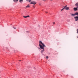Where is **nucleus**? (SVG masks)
Returning a JSON list of instances; mask_svg holds the SVG:
<instances>
[{"mask_svg": "<svg viewBox=\"0 0 78 78\" xmlns=\"http://www.w3.org/2000/svg\"><path fill=\"white\" fill-rule=\"evenodd\" d=\"M48 56H46V59H48Z\"/></svg>", "mask_w": 78, "mask_h": 78, "instance_id": "obj_17", "label": "nucleus"}, {"mask_svg": "<svg viewBox=\"0 0 78 78\" xmlns=\"http://www.w3.org/2000/svg\"><path fill=\"white\" fill-rule=\"evenodd\" d=\"M75 15H78V12H76L74 14Z\"/></svg>", "mask_w": 78, "mask_h": 78, "instance_id": "obj_12", "label": "nucleus"}, {"mask_svg": "<svg viewBox=\"0 0 78 78\" xmlns=\"http://www.w3.org/2000/svg\"><path fill=\"white\" fill-rule=\"evenodd\" d=\"M39 47L42 50L41 51V53H43L44 51V48L46 47V46L44 44V43H42L41 41H40L39 43Z\"/></svg>", "mask_w": 78, "mask_h": 78, "instance_id": "obj_1", "label": "nucleus"}, {"mask_svg": "<svg viewBox=\"0 0 78 78\" xmlns=\"http://www.w3.org/2000/svg\"><path fill=\"white\" fill-rule=\"evenodd\" d=\"M36 4V2L34 1H33L32 2H30V4H33V5H35Z\"/></svg>", "mask_w": 78, "mask_h": 78, "instance_id": "obj_3", "label": "nucleus"}, {"mask_svg": "<svg viewBox=\"0 0 78 78\" xmlns=\"http://www.w3.org/2000/svg\"><path fill=\"white\" fill-rule=\"evenodd\" d=\"M53 25H54V24H55V22H53Z\"/></svg>", "mask_w": 78, "mask_h": 78, "instance_id": "obj_19", "label": "nucleus"}, {"mask_svg": "<svg viewBox=\"0 0 78 78\" xmlns=\"http://www.w3.org/2000/svg\"><path fill=\"white\" fill-rule=\"evenodd\" d=\"M66 10H68V9H69V7H67L66 8Z\"/></svg>", "mask_w": 78, "mask_h": 78, "instance_id": "obj_11", "label": "nucleus"}, {"mask_svg": "<svg viewBox=\"0 0 78 78\" xmlns=\"http://www.w3.org/2000/svg\"><path fill=\"white\" fill-rule=\"evenodd\" d=\"M23 17H24V18H27V17H30V16L28 15L26 16H23Z\"/></svg>", "mask_w": 78, "mask_h": 78, "instance_id": "obj_4", "label": "nucleus"}, {"mask_svg": "<svg viewBox=\"0 0 78 78\" xmlns=\"http://www.w3.org/2000/svg\"><path fill=\"white\" fill-rule=\"evenodd\" d=\"M44 1H45L46 0H43Z\"/></svg>", "mask_w": 78, "mask_h": 78, "instance_id": "obj_24", "label": "nucleus"}, {"mask_svg": "<svg viewBox=\"0 0 78 78\" xmlns=\"http://www.w3.org/2000/svg\"><path fill=\"white\" fill-rule=\"evenodd\" d=\"M74 11H77V10H78V9L76 8H74Z\"/></svg>", "mask_w": 78, "mask_h": 78, "instance_id": "obj_7", "label": "nucleus"}, {"mask_svg": "<svg viewBox=\"0 0 78 78\" xmlns=\"http://www.w3.org/2000/svg\"><path fill=\"white\" fill-rule=\"evenodd\" d=\"M77 37L78 38V36H77Z\"/></svg>", "mask_w": 78, "mask_h": 78, "instance_id": "obj_23", "label": "nucleus"}, {"mask_svg": "<svg viewBox=\"0 0 78 78\" xmlns=\"http://www.w3.org/2000/svg\"><path fill=\"white\" fill-rule=\"evenodd\" d=\"M27 2H29V3H30L31 2V0H26Z\"/></svg>", "mask_w": 78, "mask_h": 78, "instance_id": "obj_9", "label": "nucleus"}, {"mask_svg": "<svg viewBox=\"0 0 78 78\" xmlns=\"http://www.w3.org/2000/svg\"><path fill=\"white\" fill-rule=\"evenodd\" d=\"M19 61H21V60H19Z\"/></svg>", "mask_w": 78, "mask_h": 78, "instance_id": "obj_22", "label": "nucleus"}, {"mask_svg": "<svg viewBox=\"0 0 78 78\" xmlns=\"http://www.w3.org/2000/svg\"><path fill=\"white\" fill-rule=\"evenodd\" d=\"M51 0V1H52V0Z\"/></svg>", "mask_w": 78, "mask_h": 78, "instance_id": "obj_25", "label": "nucleus"}, {"mask_svg": "<svg viewBox=\"0 0 78 78\" xmlns=\"http://www.w3.org/2000/svg\"><path fill=\"white\" fill-rule=\"evenodd\" d=\"M19 2H23V0H20Z\"/></svg>", "mask_w": 78, "mask_h": 78, "instance_id": "obj_13", "label": "nucleus"}, {"mask_svg": "<svg viewBox=\"0 0 78 78\" xmlns=\"http://www.w3.org/2000/svg\"><path fill=\"white\" fill-rule=\"evenodd\" d=\"M74 19H75V21H78V16L75 17H74Z\"/></svg>", "mask_w": 78, "mask_h": 78, "instance_id": "obj_2", "label": "nucleus"}, {"mask_svg": "<svg viewBox=\"0 0 78 78\" xmlns=\"http://www.w3.org/2000/svg\"><path fill=\"white\" fill-rule=\"evenodd\" d=\"M18 0H13V1L14 2H15V3H17L18 2Z\"/></svg>", "mask_w": 78, "mask_h": 78, "instance_id": "obj_5", "label": "nucleus"}, {"mask_svg": "<svg viewBox=\"0 0 78 78\" xmlns=\"http://www.w3.org/2000/svg\"><path fill=\"white\" fill-rule=\"evenodd\" d=\"M13 28H14V29H15V30H16V27H14V26H13Z\"/></svg>", "mask_w": 78, "mask_h": 78, "instance_id": "obj_15", "label": "nucleus"}, {"mask_svg": "<svg viewBox=\"0 0 78 78\" xmlns=\"http://www.w3.org/2000/svg\"><path fill=\"white\" fill-rule=\"evenodd\" d=\"M33 8H35V6L34 5L33 6Z\"/></svg>", "mask_w": 78, "mask_h": 78, "instance_id": "obj_20", "label": "nucleus"}, {"mask_svg": "<svg viewBox=\"0 0 78 78\" xmlns=\"http://www.w3.org/2000/svg\"><path fill=\"white\" fill-rule=\"evenodd\" d=\"M46 12V13H48V12Z\"/></svg>", "mask_w": 78, "mask_h": 78, "instance_id": "obj_21", "label": "nucleus"}, {"mask_svg": "<svg viewBox=\"0 0 78 78\" xmlns=\"http://www.w3.org/2000/svg\"><path fill=\"white\" fill-rule=\"evenodd\" d=\"M76 31H77V33L78 34V29H77L76 30Z\"/></svg>", "mask_w": 78, "mask_h": 78, "instance_id": "obj_16", "label": "nucleus"}, {"mask_svg": "<svg viewBox=\"0 0 78 78\" xmlns=\"http://www.w3.org/2000/svg\"><path fill=\"white\" fill-rule=\"evenodd\" d=\"M39 5H41V4H40Z\"/></svg>", "mask_w": 78, "mask_h": 78, "instance_id": "obj_26", "label": "nucleus"}, {"mask_svg": "<svg viewBox=\"0 0 78 78\" xmlns=\"http://www.w3.org/2000/svg\"><path fill=\"white\" fill-rule=\"evenodd\" d=\"M67 5H66L64 7V9H66V8H67Z\"/></svg>", "mask_w": 78, "mask_h": 78, "instance_id": "obj_8", "label": "nucleus"}, {"mask_svg": "<svg viewBox=\"0 0 78 78\" xmlns=\"http://www.w3.org/2000/svg\"><path fill=\"white\" fill-rule=\"evenodd\" d=\"M26 7V8H30V5H28Z\"/></svg>", "mask_w": 78, "mask_h": 78, "instance_id": "obj_6", "label": "nucleus"}, {"mask_svg": "<svg viewBox=\"0 0 78 78\" xmlns=\"http://www.w3.org/2000/svg\"><path fill=\"white\" fill-rule=\"evenodd\" d=\"M63 9H64V8H63V9L61 10V11H62L63 10Z\"/></svg>", "mask_w": 78, "mask_h": 78, "instance_id": "obj_18", "label": "nucleus"}, {"mask_svg": "<svg viewBox=\"0 0 78 78\" xmlns=\"http://www.w3.org/2000/svg\"><path fill=\"white\" fill-rule=\"evenodd\" d=\"M76 6H77V8L78 9V3L76 4Z\"/></svg>", "mask_w": 78, "mask_h": 78, "instance_id": "obj_10", "label": "nucleus"}, {"mask_svg": "<svg viewBox=\"0 0 78 78\" xmlns=\"http://www.w3.org/2000/svg\"><path fill=\"white\" fill-rule=\"evenodd\" d=\"M70 14H71V16H75V14H72V13H71Z\"/></svg>", "mask_w": 78, "mask_h": 78, "instance_id": "obj_14", "label": "nucleus"}]
</instances>
